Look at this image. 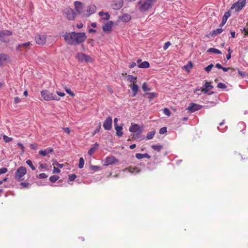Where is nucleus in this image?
<instances>
[{"instance_id": "nucleus-1", "label": "nucleus", "mask_w": 248, "mask_h": 248, "mask_svg": "<svg viewBox=\"0 0 248 248\" xmlns=\"http://www.w3.org/2000/svg\"><path fill=\"white\" fill-rule=\"evenodd\" d=\"M64 37L66 42L72 45L81 44L84 42L86 39V36L84 32L66 33Z\"/></svg>"}, {"instance_id": "nucleus-2", "label": "nucleus", "mask_w": 248, "mask_h": 248, "mask_svg": "<svg viewBox=\"0 0 248 248\" xmlns=\"http://www.w3.org/2000/svg\"><path fill=\"white\" fill-rule=\"evenodd\" d=\"M155 1V0H146L143 3H141V0L139 1L138 2V4L140 5L139 8V10L142 12L147 11L152 7Z\"/></svg>"}, {"instance_id": "nucleus-3", "label": "nucleus", "mask_w": 248, "mask_h": 248, "mask_svg": "<svg viewBox=\"0 0 248 248\" xmlns=\"http://www.w3.org/2000/svg\"><path fill=\"white\" fill-rule=\"evenodd\" d=\"M41 96L43 99L46 101L55 100L59 101L60 98L56 94L51 93L47 90H43L41 93Z\"/></svg>"}, {"instance_id": "nucleus-4", "label": "nucleus", "mask_w": 248, "mask_h": 248, "mask_svg": "<svg viewBox=\"0 0 248 248\" xmlns=\"http://www.w3.org/2000/svg\"><path fill=\"white\" fill-rule=\"evenodd\" d=\"M13 34L12 31L3 30L0 32V40L4 43H8L10 41V37Z\"/></svg>"}, {"instance_id": "nucleus-5", "label": "nucleus", "mask_w": 248, "mask_h": 248, "mask_svg": "<svg viewBox=\"0 0 248 248\" xmlns=\"http://www.w3.org/2000/svg\"><path fill=\"white\" fill-rule=\"evenodd\" d=\"M27 173V170L25 167H20L15 173V178L18 181L22 180V177L26 174Z\"/></svg>"}, {"instance_id": "nucleus-6", "label": "nucleus", "mask_w": 248, "mask_h": 248, "mask_svg": "<svg viewBox=\"0 0 248 248\" xmlns=\"http://www.w3.org/2000/svg\"><path fill=\"white\" fill-rule=\"evenodd\" d=\"M63 13L69 20H73L76 16V13L72 8H66L63 11Z\"/></svg>"}, {"instance_id": "nucleus-7", "label": "nucleus", "mask_w": 248, "mask_h": 248, "mask_svg": "<svg viewBox=\"0 0 248 248\" xmlns=\"http://www.w3.org/2000/svg\"><path fill=\"white\" fill-rule=\"evenodd\" d=\"M246 4V0H239L236 2L233 3L232 6V9H234L235 11L237 12L241 10L243 7Z\"/></svg>"}, {"instance_id": "nucleus-8", "label": "nucleus", "mask_w": 248, "mask_h": 248, "mask_svg": "<svg viewBox=\"0 0 248 248\" xmlns=\"http://www.w3.org/2000/svg\"><path fill=\"white\" fill-rule=\"evenodd\" d=\"M77 58L81 62H92V58L84 53H78L77 54Z\"/></svg>"}, {"instance_id": "nucleus-9", "label": "nucleus", "mask_w": 248, "mask_h": 248, "mask_svg": "<svg viewBox=\"0 0 248 248\" xmlns=\"http://www.w3.org/2000/svg\"><path fill=\"white\" fill-rule=\"evenodd\" d=\"M204 88H197L194 91V93H196L197 91L203 92L204 93H206L208 91L213 88V86L210 84V83L207 81H206L203 85Z\"/></svg>"}, {"instance_id": "nucleus-10", "label": "nucleus", "mask_w": 248, "mask_h": 248, "mask_svg": "<svg viewBox=\"0 0 248 248\" xmlns=\"http://www.w3.org/2000/svg\"><path fill=\"white\" fill-rule=\"evenodd\" d=\"M36 43L39 45H43L46 42V35L45 34H37L35 35Z\"/></svg>"}, {"instance_id": "nucleus-11", "label": "nucleus", "mask_w": 248, "mask_h": 248, "mask_svg": "<svg viewBox=\"0 0 248 248\" xmlns=\"http://www.w3.org/2000/svg\"><path fill=\"white\" fill-rule=\"evenodd\" d=\"M129 130L130 132L133 133L137 132H142V128L141 127H140L137 124H136L134 123H132L129 128Z\"/></svg>"}, {"instance_id": "nucleus-12", "label": "nucleus", "mask_w": 248, "mask_h": 248, "mask_svg": "<svg viewBox=\"0 0 248 248\" xmlns=\"http://www.w3.org/2000/svg\"><path fill=\"white\" fill-rule=\"evenodd\" d=\"M112 119L111 117H108L103 123V127L106 130H109L112 128Z\"/></svg>"}, {"instance_id": "nucleus-13", "label": "nucleus", "mask_w": 248, "mask_h": 248, "mask_svg": "<svg viewBox=\"0 0 248 248\" xmlns=\"http://www.w3.org/2000/svg\"><path fill=\"white\" fill-rule=\"evenodd\" d=\"M202 108V107L201 105L194 103H191L187 108V110L190 112H194L201 109Z\"/></svg>"}, {"instance_id": "nucleus-14", "label": "nucleus", "mask_w": 248, "mask_h": 248, "mask_svg": "<svg viewBox=\"0 0 248 248\" xmlns=\"http://www.w3.org/2000/svg\"><path fill=\"white\" fill-rule=\"evenodd\" d=\"M31 45V43L28 42L25 43L18 45L16 47V50L18 51L22 52L27 51Z\"/></svg>"}, {"instance_id": "nucleus-15", "label": "nucleus", "mask_w": 248, "mask_h": 248, "mask_svg": "<svg viewBox=\"0 0 248 248\" xmlns=\"http://www.w3.org/2000/svg\"><path fill=\"white\" fill-rule=\"evenodd\" d=\"M113 22L112 21H108L103 26V31L105 33L110 32L112 31Z\"/></svg>"}, {"instance_id": "nucleus-16", "label": "nucleus", "mask_w": 248, "mask_h": 248, "mask_svg": "<svg viewBox=\"0 0 248 248\" xmlns=\"http://www.w3.org/2000/svg\"><path fill=\"white\" fill-rule=\"evenodd\" d=\"M123 4L124 0H113L112 7L115 10H119L121 8Z\"/></svg>"}, {"instance_id": "nucleus-17", "label": "nucleus", "mask_w": 248, "mask_h": 248, "mask_svg": "<svg viewBox=\"0 0 248 248\" xmlns=\"http://www.w3.org/2000/svg\"><path fill=\"white\" fill-rule=\"evenodd\" d=\"M96 7L94 5H90L87 7V12L84 14L83 16H89L94 13L96 11Z\"/></svg>"}, {"instance_id": "nucleus-18", "label": "nucleus", "mask_w": 248, "mask_h": 248, "mask_svg": "<svg viewBox=\"0 0 248 248\" xmlns=\"http://www.w3.org/2000/svg\"><path fill=\"white\" fill-rule=\"evenodd\" d=\"M74 6L76 11L78 14L82 13L83 5L81 2L76 1L74 2Z\"/></svg>"}, {"instance_id": "nucleus-19", "label": "nucleus", "mask_w": 248, "mask_h": 248, "mask_svg": "<svg viewBox=\"0 0 248 248\" xmlns=\"http://www.w3.org/2000/svg\"><path fill=\"white\" fill-rule=\"evenodd\" d=\"M116 162H118V160L114 156L107 157L106 159L104 165L108 166Z\"/></svg>"}, {"instance_id": "nucleus-20", "label": "nucleus", "mask_w": 248, "mask_h": 248, "mask_svg": "<svg viewBox=\"0 0 248 248\" xmlns=\"http://www.w3.org/2000/svg\"><path fill=\"white\" fill-rule=\"evenodd\" d=\"M114 128L115 130L116 131V135L118 137H121L123 135V132L122 131L123 130V126H119V125H115L114 126Z\"/></svg>"}, {"instance_id": "nucleus-21", "label": "nucleus", "mask_w": 248, "mask_h": 248, "mask_svg": "<svg viewBox=\"0 0 248 248\" xmlns=\"http://www.w3.org/2000/svg\"><path fill=\"white\" fill-rule=\"evenodd\" d=\"M231 16L230 13L229 12H225L222 17V20L221 24L219 25V27H222L226 23L228 18Z\"/></svg>"}, {"instance_id": "nucleus-22", "label": "nucleus", "mask_w": 248, "mask_h": 248, "mask_svg": "<svg viewBox=\"0 0 248 248\" xmlns=\"http://www.w3.org/2000/svg\"><path fill=\"white\" fill-rule=\"evenodd\" d=\"M53 152V149L52 148H47L45 150H40L39 152V154L43 156H46L48 154L52 153Z\"/></svg>"}, {"instance_id": "nucleus-23", "label": "nucleus", "mask_w": 248, "mask_h": 248, "mask_svg": "<svg viewBox=\"0 0 248 248\" xmlns=\"http://www.w3.org/2000/svg\"><path fill=\"white\" fill-rule=\"evenodd\" d=\"M135 156L137 159H141L143 158H147L150 159L151 157L150 155L147 153L143 154L138 153V154H136Z\"/></svg>"}, {"instance_id": "nucleus-24", "label": "nucleus", "mask_w": 248, "mask_h": 248, "mask_svg": "<svg viewBox=\"0 0 248 248\" xmlns=\"http://www.w3.org/2000/svg\"><path fill=\"white\" fill-rule=\"evenodd\" d=\"M119 18L123 22H128L131 19V16L130 15L125 14Z\"/></svg>"}, {"instance_id": "nucleus-25", "label": "nucleus", "mask_w": 248, "mask_h": 248, "mask_svg": "<svg viewBox=\"0 0 248 248\" xmlns=\"http://www.w3.org/2000/svg\"><path fill=\"white\" fill-rule=\"evenodd\" d=\"M128 171L131 173H138L140 172V170L136 168V167H129L128 168H126L124 170V171Z\"/></svg>"}, {"instance_id": "nucleus-26", "label": "nucleus", "mask_w": 248, "mask_h": 248, "mask_svg": "<svg viewBox=\"0 0 248 248\" xmlns=\"http://www.w3.org/2000/svg\"><path fill=\"white\" fill-rule=\"evenodd\" d=\"M98 146L99 144L97 142H96L93 145V146L89 150L88 154L90 155H92L94 153V152L97 149Z\"/></svg>"}, {"instance_id": "nucleus-27", "label": "nucleus", "mask_w": 248, "mask_h": 248, "mask_svg": "<svg viewBox=\"0 0 248 248\" xmlns=\"http://www.w3.org/2000/svg\"><path fill=\"white\" fill-rule=\"evenodd\" d=\"M99 15L102 17V19L104 20H108L110 18V16L108 13H104L101 11L99 13Z\"/></svg>"}, {"instance_id": "nucleus-28", "label": "nucleus", "mask_w": 248, "mask_h": 248, "mask_svg": "<svg viewBox=\"0 0 248 248\" xmlns=\"http://www.w3.org/2000/svg\"><path fill=\"white\" fill-rule=\"evenodd\" d=\"M131 90H132L133 93L132 94V96H135L137 94L138 91L139 90V86L137 84L133 83L132 86H131Z\"/></svg>"}, {"instance_id": "nucleus-29", "label": "nucleus", "mask_w": 248, "mask_h": 248, "mask_svg": "<svg viewBox=\"0 0 248 248\" xmlns=\"http://www.w3.org/2000/svg\"><path fill=\"white\" fill-rule=\"evenodd\" d=\"M8 56L4 54H0V65H2L4 62L6 61Z\"/></svg>"}, {"instance_id": "nucleus-30", "label": "nucleus", "mask_w": 248, "mask_h": 248, "mask_svg": "<svg viewBox=\"0 0 248 248\" xmlns=\"http://www.w3.org/2000/svg\"><path fill=\"white\" fill-rule=\"evenodd\" d=\"M150 66L149 63L147 61H144L138 65V67L140 68H147Z\"/></svg>"}, {"instance_id": "nucleus-31", "label": "nucleus", "mask_w": 248, "mask_h": 248, "mask_svg": "<svg viewBox=\"0 0 248 248\" xmlns=\"http://www.w3.org/2000/svg\"><path fill=\"white\" fill-rule=\"evenodd\" d=\"M207 52H209V53H215V54H221L222 53L221 52L217 49V48H209L207 51Z\"/></svg>"}, {"instance_id": "nucleus-32", "label": "nucleus", "mask_w": 248, "mask_h": 248, "mask_svg": "<svg viewBox=\"0 0 248 248\" xmlns=\"http://www.w3.org/2000/svg\"><path fill=\"white\" fill-rule=\"evenodd\" d=\"M141 132H137L131 134V137L132 140H136L140 139L141 137L140 134Z\"/></svg>"}, {"instance_id": "nucleus-33", "label": "nucleus", "mask_w": 248, "mask_h": 248, "mask_svg": "<svg viewBox=\"0 0 248 248\" xmlns=\"http://www.w3.org/2000/svg\"><path fill=\"white\" fill-rule=\"evenodd\" d=\"M155 134V130L149 132L147 133L146 136V140H151L153 138Z\"/></svg>"}, {"instance_id": "nucleus-34", "label": "nucleus", "mask_w": 248, "mask_h": 248, "mask_svg": "<svg viewBox=\"0 0 248 248\" xmlns=\"http://www.w3.org/2000/svg\"><path fill=\"white\" fill-rule=\"evenodd\" d=\"M163 148V146L161 145H152V148L155 151L159 152Z\"/></svg>"}, {"instance_id": "nucleus-35", "label": "nucleus", "mask_w": 248, "mask_h": 248, "mask_svg": "<svg viewBox=\"0 0 248 248\" xmlns=\"http://www.w3.org/2000/svg\"><path fill=\"white\" fill-rule=\"evenodd\" d=\"M193 67V63L191 62H189L186 65H185L184 67V68L188 72L190 71V70Z\"/></svg>"}, {"instance_id": "nucleus-36", "label": "nucleus", "mask_w": 248, "mask_h": 248, "mask_svg": "<svg viewBox=\"0 0 248 248\" xmlns=\"http://www.w3.org/2000/svg\"><path fill=\"white\" fill-rule=\"evenodd\" d=\"M127 77V80L129 82H133L134 83V82H136V80H137L136 77H135L133 76L130 75H128Z\"/></svg>"}, {"instance_id": "nucleus-37", "label": "nucleus", "mask_w": 248, "mask_h": 248, "mask_svg": "<svg viewBox=\"0 0 248 248\" xmlns=\"http://www.w3.org/2000/svg\"><path fill=\"white\" fill-rule=\"evenodd\" d=\"M221 28L222 27H219V28L217 29L216 30L213 31L212 35H217L220 34L223 31V30Z\"/></svg>"}, {"instance_id": "nucleus-38", "label": "nucleus", "mask_w": 248, "mask_h": 248, "mask_svg": "<svg viewBox=\"0 0 248 248\" xmlns=\"http://www.w3.org/2000/svg\"><path fill=\"white\" fill-rule=\"evenodd\" d=\"M59 179V176L57 175H53L49 178V180L52 183L56 182Z\"/></svg>"}, {"instance_id": "nucleus-39", "label": "nucleus", "mask_w": 248, "mask_h": 248, "mask_svg": "<svg viewBox=\"0 0 248 248\" xmlns=\"http://www.w3.org/2000/svg\"><path fill=\"white\" fill-rule=\"evenodd\" d=\"M84 164V160L83 157H80L79 160L78 167L80 169H82Z\"/></svg>"}, {"instance_id": "nucleus-40", "label": "nucleus", "mask_w": 248, "mask_h": 248, "mask_svg": "<svg viewBox=\"0 0 248 248\" xmlns=\"http://www.w3.org/2000/svg\"><path fill=\"white\" fill-rule=\"evenodd\" d=\"M142 89L144 92L149 91L151 89L149 88L146 84V83L144 82L142 85Z\"/></svg>"}, {"instance_id": "nucleus-41", "label": "nucleus", "mask_w": 248, "mask_h": 248, "mask_svg": "<svg viewBox=\"0 0 248 248\" xmlns=\"http://www.w3.org/2000/svg\"><path fill=\"white\" fill-rule=\"evenodd\" d=\"M3 139L4 141L6 143L12 141V140H13L12 138L9 137L6 135L3 136Z\"/></svg>"}, {"instance_id": "nucleus-42", "label": "nucleus", "mask_w": 248, "mask_h": 248, "mask_svg": "<svg viewBox=\"0 0 248 248\" xmlns=\"http://www.w3.org/2000/svg\"><path fill=\"white\" fill-rule=\"evenodd\" d=\"M26 163L31 167L32 170H35V167L33 165L32 162L31 160H27L26 161Z\"/></svg>"}, {"instance_id": "nucleus-43", "label": "nucleus", "mask_w": 248, "mask_h": 248, "mask_svg": "<svg viewBox=\"0 0 248 248\" xmlns=\"http://www.w3.org/2000/svg\"><path fill=\"white\" fill-rule=\"evenodd\" d=\"M217 87L224 90L227 88V86L222 82H219L217 84Z\"/></svg>"}, {"instance_id": "nucleus-44", "label": "nucleus", "mask_w": 248, "mask_h": 248, "mask_svg": "<svg viewBox=\"0 0 248 248\" xmlns=\"http://www.w3.org/2000/svg\"><path fill=\"white\" fill-rule=\"evenodd\" d=\"M149 94L148 98L151 101L156 96V94L155 93H147Z\"/></svg>"}, {"instance_id": "nucleus-45", "label": "nucleus", "mask_w": 248, "mask_h": 248, "mask_svg": "<svg viewBox=\"0 0 248 248\" xmlns=\"http://www.w3.org/2000/svg\"><path fill=\"white\" fill-rule=\"evenodd\" d=\"M53 165L56 166L60 168H62L64 166V165L63 164H60L57 161H53Z\"/></svg>"}, {"instance_id": "nucleus-46", "label": "nucleus", "mask_w": 248, "mask_h": 248, "mask_svg": "<svg viewBox=\"0 0 248 248\" xmlns=\"http://www.w3.org/2000/svg\"><path fill=\"white\" fill-rule=\"evenodd\" d=\"M214 66V65L213 64L211 63L210 64V65H209L208 66H207V67H205V70L207 72H209L212 68Z\"/></svg>"}, {"instance_id": "nucleus-47", "label": "nucleus", "mask_w": 248, "mask_h": 248, "mask_svg": "<svg viewBox=\"0 0 248 248\" xmlns=\"http://www.w3.org/2000/svg\"><path fill=\"white\" fill-rule=\"evenodd\" d=\"M163 113L165 115H167V116H169L170 115V112L168 108H165L163 109Z\"/></svg>"}, {"instance_id": "nucleus-48", "label": "nucleus", "mask_w": 248, "mask_h": 248, "mask_svg": "<svg viewBox=\"0 0 248 248\" xmlns=\"http://www.w3.org/2000/svg\"><path fill=\"white\" fill-rule=\"evenodd\" d=\"M77 177V175L75 174H71L69 175V180L70 181H74Z\"/></svg>"}, {"instance_id": "nucleus-49", "label": "nucleus", "mask_w": 248, "mask_h": 248, "mask_svg": "<svg viewBox=\"0 0 248 248\" xmlns=\"http://www.w3.org/2000/svg\"><path fill=\"white\" fill-rule=\"evenodd\" d=\"M20 185L24 188H28L30 185L27 182H21Z\"/></svg>"}, {"instance_id": "nucleus-50", "label": "nucleus", "mask_w": 248, "mask_h": 248, "mask_svg": "<svg viewBox=\"0 0 248 248\" xmlns=\"http://www.w3.org/2000/svg\"><path fill=\"white\" fill-rule=\"evenodd\" d=\"M159 132L160 134H163L165 133L166 132H167V128L166 127L161 128L159 130Z\"/></svg>"}, {"instance_id": "nucleus-51", "label": "nucleus", "mask_w": 248, "mask_h": 248, "mask_svg": "<svg viewBox=\"0 0 248 248\" xmlns=\"http://www.w3.org/2000/svg\"><path fill=\"white\" fill-rule=\"evenodd\" d=\"M99 167L97 166H91L90 169L91 170H93L94 171H96L99 170Z\"/></svg>"}, {"instance_id": "nucleus-52", "label": "nucleus", "mask_w": 248, "mask_h": 248, "mask_svg": "<svg viewBox=\"0 0 248 248\" xmlns=\"http://www.w3.org/2000/svg\"><path fill=\"white\" fill-rule=\"evenodd\" d=\"M8 169L6 168H2L0 169V175L7 172Z\"/></svg>"}, {"instance_id": "nucleus-53", "label": "nucleus", "mask_w": 248, "mask_h": 248, "mask_svg": "<svg viewBox=\"0 0 248 248\" xmlns=\"http://www.w3.org/2000/svg\"><path fill=\"white\" fill-rule=\"evenodd\" d=\"M237 126L240 129L241 128H245L246 127V125H245V124L243 122H240L238 124Z\"/></svg>"}, {"instance_id": "nucleus-54", "label": "nucleus", "mask_w": 248, "mask_h": 248, "mask_svg": "<svg viewBox=\"0 0 248 248\" xmlns=\"http://www.w3.org/2000/svg\"><path fill=\"white\" fill-rule=\"evenodd\" d=\"M47 175L45 173H41L39 175V178L41 179H44L47 178Z\"/></svg>"}, {"instance_id": "nucleus-55", "label": "nucleus", "mask_w": 248, "mask_h": 248, "mask_svg": "<svg viewBox=\"0 0 248 248\" xmlns=\"http://www.w3.org/2000/svg\"><path fill=\"white\" fill-rule=\"evenodd\" d=\"M65 91H66V93H68L69 94H70L71 96H73L75 95V94L73 93V92L71 91V90L70 89L66 88L65 89Z\"/></svg>"}, {"instance_id": "nucleus-56", "label": "nucleus", "mask_w": 248, "mask_h": 248, "mask_svg": "<svg viewBox=\"0 0 248 248\" xmlns=\"http://www.w3.org/2000/svg\"><path fill=\"white\" fill-rule=\"evenodd\" d=\"M170 45V42H166L164 46H163V49L164 50H166L169 47V46Z\"/></svg>"}, {"instance_id": "nucleus-57", "label": "nucleus", "mask_w": 248, "mask_h": 248, "mask_svg": "<svg viewBox=\"0 0 248 248\" xmlns=\"http://www.w3.org/2000/svg\"><path fill=\"white\" fill-rule=\"evenodd\" d=\"M61 172V170L59 169L58 168H56L55 167H54L53 170V173H59Z\"/></svg>"}, {"instance_id": "nucleus-58", "label": "nucleus", "mask_w": 248, "mask_h": 248, "mask_svg": "<svg viewBox=\"0 0 248 248\" xmlns=\"http://www.w3.org/2000/svg\"><path fill=\"white\" fill-rule=\"evenodd\" d=\"M17 145L20 147L21 149V152L23 153L24 152V147L23 145L21 143H18Z\"/></svg>"}, {"instance_id": "nucleus-59", "label": "nucleus", "mask_w": 248, "mask_h": 248, "mask_svg": "<svg viewBox=\"0 0 248 248\" xmlns=\"http://www.w3.org/2000/svg\"><path fill=\"white\" fill-rule=\"evenodd\" d=\"M136 63L135 62H131L129 64V67L130 68H134L135 66H136Z\"/></svg>"}, {"instance_id": "nucleus-60", "label": "nucleus", "mask_w": 248, "mask_h": 248, "mask_svg": "<svg viewBox=\"0 0 248 248\" xmlns=\"http://www.w3.org/2000/svg\"><path fill=\"white\" fill-rule=\"evenodd\" d=\"M56 93H57V94L60 96L63 97L65 95V93L63 92L57 91Z\"/></svg>"}, {"instance_id": "nucleus-61", "label": "nucleus", "mask_w": 248, "mask_h": 248, "mask_svg": "<svg viewBox=\"0 0 248 248\" xmlns=\"http://www.w3.org/2000/svg\"><path fill=\"white\" fill-rule=\"evenodd\" d=\"M83 25L82 23H78L77 24V27L79 29H81L83 27Z\"/></svg>"}, {"instance_id": "nucleus-62", "label": "nucleus", "mask_w": 248, "mask_h": 248, "mask_svg": "<svg viewBox=\"0 0 248 248\" xmlns=\"http://www.w3.org/2000/svg\"><path fill=\"white\" fill-rule=\"evenodd\" d=\"M14 100H15V103L17 104L20 102V99L18 97H16L15 98Z\"/></svg>"}, {"instance_id": "nucleus-63", "label": "nucleus", "mask_w": 248, "mask_h": 248, "mask_svg": "<svg viewBox=\"0 0 248 248\" xmlns=\"http://www.w3.org/2000/svg\"><path fill=\"white\" fill-rule=\"evenodd\" d=\"M63 129L67 134H69L70 132V129L68 127L63 128Z\"/></svg>"}, {"instance_id": "nucleus-64", "label": "nucleus", "mask_w": 248, "mask_h": 248, "mask_svg": "<svg viewBox=\"0 0 248 248\" xmlns=\"http://www.w3.org/2000/svg\"><path fill=\"white\" fill-rule=\"evenodd\" d=\"M8 180L7 177H5L3 180L0 181V185H2L4 182H6Z\"/></svg>"}]
</instances>
